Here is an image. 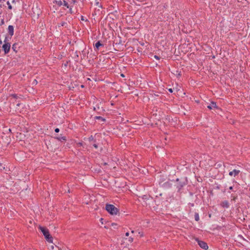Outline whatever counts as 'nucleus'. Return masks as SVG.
Returning <instances> with one entry per match:
<instances>
[{"mask_svg": "<svg viewBox=\"0 0 250 250\" xmlns=\"http://www.w3.org/2000/svg\"><path fill=\"white\" fill-rule=\"evenodd\" d=\"M195 220L196 221H198L199 220V216L198 213H195Z\"/></svg>", "mask_w": 250, "mask_h": 250, "instance_id": "nucleus-16", "label": "nucleus"}, {"mask_svg": "<svg viewBox=\"0 0 250 250\" xmlns=\"http://www.w3.org/2000/svg\"><path fill=\"white\" fill-rule=\"evenodd\" d=\"M3 23H4V21H3V20H2L1 21V24H2Z\"/></svg>", "mask_w": 250, "mask_h": 250, "instance_id": "nucleus-29", "label": "nucleus"}, {"mask_svg": "<svg viewBox=\"0 0 250 250\" xmlns=\"http://www.w3.org/2000/svg\"><path fill=\"white\" fill-rule=\"evenodd\" d=\"M62 5H63L64 6L66 7L67 8L69 7L68 3L65 0H63Z\"/></svg>", "mask_w": 250, "mask_h": 250, "instance_id": "nucleus-14", "label": "nucleus"}, {"mask_svg": "<svg viewBox=\"0 0 250 250\" xmlns=\"http://www.w3.org/2000/svg\"><path fill=\"white\" fill-rule=\"evenodd\" d=\"M34 83H37V81H36V80H34Z\"/></svg>", "mask_w": 250, "mask_h": 250, "instance_id": "nucleus-33", "label": "nucleus"}, {"mask_svg": "<svg viewBox=\"0 0 250 250\" xmlns=\"http://www.w3.org/2000/svg\"><path fill=\"white\" fill-rule=\"evenodd\" d=\"M198 245L200 246V247L204 249V250H207L208 249V246L206 243H205L204 241H200L198 239H196Z\"/></svg>", "mask_w": 250, "mask_h": 250, "instance_id": "nucleus-4", "label": "nucleus"}, {"mask_svg": "<svg viewBox=\"0 0 250 250\" xmlns=\"http://www.w3.org/2000/svg\"><path fill=\"white\" fill-rule=\"evenodd\" d=\"M240 172V171L239 170L234 169L229 172V175L230 176H233L235 177L239 174Z\"/></svg>", "mask_w": 250, "mask_h": 250, "instance_id": "nucleus-5", "label": "nucleus"}, {"mask_svg": "<svg viewBox=\"0 0 250 250\" xmlns=\"http://www.w3.org/2000/svg\"><path fill=\"white\" fill-rule=\"evenodd\" d=\"M57 139L59 140V141H62V140L63 141H65L66 140V138L65 137L63 136V137H57Z\"/></svg>", "mask_w": 250, "mask_h": 250, "instance_id": "nucleus-13", "label": "nucleus"}, {"mask_svg": "<svg viewBox=\"0 0 250 250\" xmlns=\"http://www.w3.org/2000/svg\"><path fill=\"white\" fill-rule=\"evenodd\" d=\"M67 24V22L65 21H62L61 23L58 24V27L65 26Z\"/></svg>", "mask_w": 250, "mask_h": 250, "instance_id": "nucleus-12", "label": "nucleus"}, {"mask_svg": "<svg viewBox=\"0 0 250 250\" xmlns=\"http://www.w3.org/2000/svg\"><path fill=\"white\" fill-rule=\"evenodd\" d=\"M121 75V76H122V77H124V74H122Z\"/></svg>", "mask_w": 250, "mask_h": 250, "instance_id": "nucleus-35", "label": "nucleus"}, {"mask_svg": "<svg viewBox=\"0 0 250 250\" xmlns=\"http://www.w3.org/2000/svg\"><path fill=\"white\" fill-rule=\"evenodd\" d=\"M10 96L12 97L13 98H14L15 99H17L19 98V96L17 94H11V95H10Z\"/></svg>", "mask_w": 250, "mask_h": 250, "instance_id": "nucleus-15", "label": "nucleus"}, {"mask_svg": "<svg viewBox=\"0 0 250 250\" xmlns=\"http://www.w3.org/2000/svg\"><path fill=\"white\" fill-rule=\"evenodd\" d=\"M103 44L100 42V41H98V42H97L95 44V47H96L97 49H98L99 47L100 46H102Z\"/></svg>", "mask_w": 250, "mask_h": 250, "instance_id": "nucleus-11", "label": "nucleus"}, {"mask_svg": "<svg viewBox=\"0 0 250 250\" xmlns=\"http://www.w3.org/2000/svg\"><path fill=\"white\" fill-rule=\"evenodd\" d=\"M217 105L214 102H211V104L208 106V108L211 109L213 108H217Z\"/></svg>", "mask_w": 250, "mask_h": 250, "instance_id": "nucleus-9", "label": "nucleus"}, {"mask_svg": "<svg viewBox=\"0 0 250 250\" xmlns=\"http://www.w3.org/2000/svg\"><path fill=\"white\" fill-rule=\"evenodd\" d=\"M93 146H94V147L95 148H98V146H97V144H93Z\"/></svg>", "mask_w": 250, "mask_h": 250, "instance_id": "nucleus-23", "label": "nucleus"}, {"mask_svg": "<svg viewBox=\"0 0 250 250\" xmlns=\"http://www.w3.org/2000/svg\"><path fill=\"white\" fill-rule=\"evenodd\" d=\"M7 4L8 5V8L9 9H12V7L11 5L10 4L9 1H7Z\"/></svg>", "mask_w": 250, "mask_h": 250, "instance_id": "nucleus-19", "label": "nucleus"}, {"mask_svg": "<svg viewBox=\"0 0 250 250\" xmlns=\"http://www.w3.org/2000/svg\"><path fill=\"white\" fill-rule=\"evenodd\" d=\"M131 233H134V231H133V230H132V231H131Z\"/></svg>", "mask_w": 250, "mask_h": 250, "instance_id": "nucleus-38", "label": "nucleus"}, {"mask_svg": "<svg viewBox=\"0 0 250 250\" xmlns=\"http://www.w3.org/2000/svg\"><path fill=\"white\" fill-rule=\"evenodd\" d=\"M114 225V223H112V226H113Z\"/></svg>", "mask_w": 250, "mask_h": 250, "instance_id": "nucleus-39", "label": "nucleus"}, {"mask_svg": "<svg viewBox=\"0 0 250 250\" xmlns=\"http://www.w3.org/2000/svg\"><path fill=\"white\" fill-rule=\"evenodd\" d=\"M129 235V232H127L126 233H125V236H128Z\"/></svg>", "mask_w": 250, "mask_h": 250, "instance_id": "nucleus-28", "label": "nucleus"}, {"mask_svg": "<svg viewBox=\"0 0 250 250\" xmlns=\"http://www.w3.org/2000/svg\"><path fill=\"white\" fill-rule=\"evenodd\" d=\"M81 87H83V85H81Z\"/></svg>", "mask_w": 250, "mask_h": 250, "instance_id": "nucleus-37", "label": "nucleus"}, {"mask_svg": "<svg viewBox=\"0 0 250 250\" xmlns=\"http://www.w3.org/2000/svg\"><path fill=\"white\" fill-rule=\"evenodd\" d=\"M154 58L157 60H159L160 59V58L158 56H156V55L154 56Z\"/></svg>", "mask_w": 250, "mask_h": 250, "instance_id": "nucleus-24", "label": "nucleus"}, {"mask_svg": "<svg viewBox=\"0 0 250 250\" xmlns=\"http://www.w3.org/2000/svg\"><path fill=\"white\" fill-rule=\"evenodd\" d=\"M82 20H83V17H82Z\"/></svg>", "mask_w": 250, "mask_h": 250, "instance_id": "nucleus-36", "label": "nucleus"}, {"mask_svg": "<svg viewBox=\"0 0 250 250\" xmlns=\"http://www.w3.org/2000/svg\"><path fill=\"white\" fill-rule=\"evenodd\" d=\"M2 42L1 40V39L0 38V44H2Z\"/></svg>", "mask_w": 250, "mask_h": 250, "instance_id": "nucleus-31", "label": "nucleus"}, {"mask_svg": "<svg viewBox=\"0 0 250 250\" xmlns=\"http://www.w3.org/2000/svg\"><path fill=\"white\" fill-rule=\"evenodd\" d=\"M103 164H104V165L105 166V165H107V163H104Z\"/></svg>", "mask_w": 250, "mask_h": 250, "instance_id": "nucleus-34", "label": "nucleus"}, {"mask_svg": "<svg viewBox=\"0 0 250 250\" xmlns=\"http://www.w3.org/2000/svg\"><path fill=\"white\" fill-rule=\"evenodd\" d=\"M20 103H18L17 104V106H20Z\"/></svg>", "mask_w": 250, "mask_h": 250, "instance_id": "nucleus-32", "label": "nucleus"}, {"mask_svg": "<svg viewBox=\"0 0 250 250\" xmlns=\"http://www.w3.org/2000/svg\"><path fill=\"white\" fill-rule=\"evenodd\" d=\"M11 48L10 43H4L2 45V48L4 52V54H7L9 53Z\"/></svg>", "mask_w": 250, "mask_h": 250, "instance_id": "nucleus-3", "label": "nucleus"}, {"mask_svg": "<svg viewBox=\"0 0 250 250\" xmlns=\"http://www.w3.org/2000/svg\"><path fill=\"white\" fill-rule=\"evenodd\" d=\"M9 39H8V37H5V39H4V43H10L9 42Z\"/></svg>", "mask_w": 250, "mask_h": 250, "instance_id": "nucleus-17", "label": "nucleus"}, {"mask_svg": "<svg viewBox=\"0 0 250 250\" xmlns=\"http://www.w3.org/2000/svg\"><path fill=\"white\" fill-rule=\"evenodd\" d=\"M168 91L169 92H170V93H172L173 92V90L171 88H169L168 89Z\"/></svg>", "mask_w": 250, "mask_h": 250, "instance_id": "nucleus-25", "label": "nucleus"}, {"mask_svg": "<svg viewBox=\"0 0 250 250\" xmlns=\"http://www.w3.org/2000/svg\"><path fill=\"white\" fill-rule=\"evenodd\" d=\"M3 0H0V2H1Z\"/></svg>", "mask_w": 250, "mask_h": 250, "instance_id": "nucleus-40", "label": "nucleus"}, {"mask_svg": "<svg viewBox=\"0 0 250 250\" xmlns=\"http://www.w3.org/2000/svg\"><path fill=\"white\" fill-rule=\"evenodd\" d=\"M133 238L132 237H129L128 238V241L130 242V243H131L133 242Z\"/></svg>", "mask_w": 250, "mask_h": 250, "instance_id": "nucleus-21", "label": "nucleus"}, {"mask_svg": "<svg viewBox=\"0 0 250 250\" xmlns=\"http://www.w3.org/2000/svg\"><path fill=\"white\" fill-rule=\"evenodd\" d=\"M8 32L11 37L14 35V27L12 25H9L8 27Z\"/></svg>", "mask_w": 250, "mask_h": 250, "instance_id": "nucleus-7", "label": "nucleus"}, {"mask_svg": "<svg viewBox=\"0 0 250 250\" xmlns=\"http://www.w3.org/2000/svg\"><path fill=\"white\" fill-rule=\"evenodd\" d=\"M39 229L43 233L46 240L49 243H52L53 238L50 235L48 229L42 226H39Z\"/></svg>", "mask_w": 250, "mask_h": 250, "instance_id": "nucleus-1", "label": "nucleus"}, {"mask_svg": "<svg viewBox=\"0 0 250 250\" xmlns=\"http://www.w3.org/2000/svg\"><path fill=\"white\" fill-rule=\"evenodd\" d=\"M20 48L19 45L18 43H15L13 44L12 47V49L16 53H17Z\"/></svg>", "mask_w": 250, "mask_h": 250, "instance_id": "nucleus-6", "label": "nucleus"}, {"mask_svg": "<svg viewBox=\"0 0 250 250\" xmlns=\"http://www.w3.org/2000/svg\"><path fill=\"white\" fill-rule=\"evenodd\" d=\"M139 234H140V236H141V237L143 236V233H141L140 232H139Z\"/></svg>", "mask_w": 250, "mask_h": 250, "instance_id": "nucleus-30", "label": "nucleus"}, {"mask_svg": "<svg viewBox=\"0 0 250 250\" xmlns=\"http://www.w3.org/2000/svg\"><path fill=\"white\" fill-rule=\"evenodd\" d=\"M88 139H89V141H94V142H96L95 140H94V137H93L92 135H91L90 137H89Z\"/></svg>", "mask_w": 250, "mask_h": 250, "instance_id": "nucleus-18", "label": "nucleus"}, {"mask_svg": "<svg viewBox=\"0 0 250 250\" xmlns=\"http://www.w3.org/2000/svg\"><path fill=\"white\" fill-rule=\"evenodd\" d=\"M105 209L108 212L112 215H116L118 212V209L114 205L106 204Z\"/></svg>", "mask_w": 250, "mask_h": 250, "instance_id": "nucleus-2", "label": "nucleus"}, {"mask_svg": "<svg viewBox=\"0 0 250 250\" xmlns=\"http://www.w3.org/2000/svg\"><path fill=\"white\" fill-rule=\"evenodd\" d=\"M96 118L97 119H102V117H100V116H97L96 117Z\"/></svg>", "mask_w": 250, "mask_h": 250, "instance_id": "nucleus-26", "label": "nucleus"}, {"mask_svg": "<svg viewBox=\"0 0 250 250\" xmlns=\"http://www.w3.org/2000/svg\"><path fill=\"white\" fill-rule=\"evenodd\" d=\"M231 201H235L237 197L236 196H233L232 195H231Z\"/></svg>", "mask_w": 250, "mask_h": 250, "instance_id": "nucleus-20", "label": "nucleus"}, {"mask_svg": "<svg viewBox=\"0 0 250 250\" xmlns=\"http://www.w3.org/2000/svg\"><path fill=\"white\" fill-rule=\"evenodd\" d=\"M229 189L230 190H233V187H232V186H231V187H230L229 188Z\"/></svg>", "mask_w": 250, "mask_h": 250, "instance_id": "nucleus-27", "label": "nucleus"}, {"mask_svg": "<svg viewBox=\"0 0 250 250\" xmlns=\"http://www.w3.org/2000/svg\"><path fill=\"white\" fill-rule=\"evenodd\" d=\"M60 130L58 128H56L55 129V131L56 132V133H58L59 132Z\"/></svg>", "mask_w": 250, "mask_h": 250, "instance_id": "nucleus-22", "label": "nucleus"}, {"mask_svg": "<svg viewBox=\"0 0 250 250\" xmlns=\"http://www.w3.org/2000/svg\"><path fill=\"white\" fill-rule=\"evenodd\" d=\"M221 206L223 207V208H228L229 207V203L228 202V201H223L221 203Z\"/></svg>", "mask_w": 250, "mask_h": 250, "instance_id": "nucleus-8", "label": "nucleus"}, {"mask_svg": "<svg viewBox=\"0 0 250 250\" xmlns=\"http://www.w3.org/2000/svg\"><path fill=\"white\" fill-rule=\"evenodd\" d=\"M54 3H55L58 6H61L62 5V1L61 0H55L54 1Z\"/></svg>", "mask_w": 250, "mask_h": 250, "instance_id": "nucleus-10", "label": "nucleus"}]
</instances>
